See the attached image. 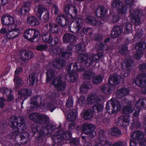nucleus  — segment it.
I'll list each match as a JSON object with an SVG mask.
<instances>
[{
	"mask_svg": "<svg viewBox=\"0 0 146 146\" xmlns=\"http://www.w3.org/2000/svg\"><path fill=\"white\" fill-rule=\"evenodd\" d=\"M111 134L113 135L118 136L121 134V132L119 130L116 128H113L111 130Z\"/></svg>",
	"mask_w": 146,
	"mask_h": 146,
	"instance_id": "obj_47",
	"label": "nucleus"
},
{
	"mask_svg": "<svg viewBox=\"0 0 146 146\" xmlns=\"http://www.w3.org/2000/svg\"><path fill=\"white\" fill-rule=\"evenodd\" d=\"M101 100L102 98L100 96L95 95H90L87 98V103L88 104L96 103L93 106V110L100 112L102 111L104 108L103 106L99 103Z\"/></svg>",
	"mask_w": 146,
	"mask_h": 146,
	"instance_id": "obj_3",
	"label": "nucleus"
},
{
	"mask_svg": "<svg viewBox=\"0 0 146 146\" xmlns=\"http://www.w3.org/2000/svg\"><path fill=\"white\" fill-rule=\"evenodd\" d=\"M60 77L54 79L51 82V84L53 85L59 90H63L65 88V82L61 80Z\"/></svg>",
	"mask_w": 146,
	"mask_h": 146,
	"instance_id": "obj_12",
	"label": "nucleus"
},
{
	"mask_svg": "<svg viewBox=\"0 0 146 146\" xmlns=\"http://www.w3.org/2000/svg\"><path fill=\"white\" fill-rule=\"evenodd\" d=\"M88 57V55L85 54H82L80 56L78 61L80 62H83L84 60H86Z\"/></svg>",
	"mask_w": 146,
	"mask_h": 146,
	"instance_id": "obj_53",
	"label": "nucleus"
},
{
	"mask_svg": "<svg viewBox=\"0 0 146 146\" xmlns=\"http://www.w3.org/2000/svg\"><path fill=\"white\" fill-rule=\"evenodd\" d=\"M67 118L69 121H75L77 116V111L76 109L70 110L68 113Z\"/></svg>",
	"mask_w": 146,
	"mask_h": 146,
	"instance_id": "obj_17",
	"label": "nucleus"
},
{
	"mask_svg": "<svg viewBox=\"0 0 146 146\" xmlns=\"http://www.w3.org/2000/svg\"><path fill=\"white\" fill-rule=\"evenodd\" d=\"M108 20L111 23L117 22L119 19V16L117 13H111L108 17Z\"/></svg>",
	"mask_w": 146,
	"mask_h": 146,
	"instance_id": "obj_27",
	"label": "nucleus"
},
{
	"mask_svg": "<svg viewBox=\"0 0 146 146\" xmlns=\"http://www.w3.org/2000/svg\"><path fill=\"white\" fill-rule=\"evenodd\" d=\"M146 47V44L144 42H139L135 46V49L138 51H141Z\"/></svg>",
	"mask_w": 146,
	"mask_h": 146,
	"instance_id": "obj_44",
	"label": "nucleus"
},
{
	"mask_svg": "<svg viewBox=\"0 0 146 146\" xmlns=\"http://www.w3.org/2000/svg\"><path fill=\"white\" fill-rule=\"evenodd\" d=\"M124 33L125 34H128L131 32L132 25L129 23H126L124 25Z\"/></svg>",
	"mask_w": 146,
	"mask_h": 146,
	"instance_id": "obj_45",
	"label": "nucleus"
},
{
	"mask_svg": "<svg viewBox=\"0 0 146 146\" xmlns=\"http://www.w3.org/2000/svg\"><path fill=\"white\" fill-rule=\"evenodd\" d=\"M47 9L41 5H38L36 6L35 11L37 15L40 18L41 17L42 14L44 13Z\"/></svg>",
	"mask_w": 146,
	"mask_h": 146,
	"instance_id": "obj_24",
	"label": "nucleus"
},
{
	"mask_svg": "<svg viewBox=\"0 0 146 146\" xmlns=\"http://www.w3.org/2000/svg\"><path fill=\"white\" fill-rule=\"evenodd\" d=\"M106 11L104 7H101L98 8L96 12V14L98 17H102L106 14Z\"/></svg>",
	"mask_w": 146,
	"mask_h": 146,
	"instance_id": "obj_33",
	"label": "nucleus"
},
{
	"mask_svg": "<svg viewBox=\"0 0 146 146\" xmlns=\"http://www.w3.org/2000/svg\"><path fill=\"white\" fill-rule=\"evenodd\" d=\"M21 139L22 141L21 143L24 144L26 143L28 141L29 135L27 133H22L20 135Z\"/></svg>",
	"mask_w": 146,
	"mask_h": 146,
	"instance_id": "obj_36",
	"label": "nucleus"
},
{
	"mask_svg": "<svg viewBox=\"0 0 146 146\" xmlns=\"http://www.w3.org/2000/svg\"><path fill=\"white\" fill-rule=\"evenodd\" d=\"M72 66L73 68L72 71V72L70 74V76L71 81L72 82H74L78 79V77L76 73L79 71H84V69L83 68L81 69H77V65L76 63L73 64Z\"/></svg>",
	"mask_w": 146,
	"mask_h": 146,
	"instance_id": "obj_13",
	"label": "nucleus"
},
{
	"mask_svg": "<svg viewBox=\"0 0 146 146\" xmlns=\"http://www.w3.org/2000/svg\"><path fill=\"white\" fill-rule=\"evenodd\" d=\"M56 21L59 24L63 27L67 25H70L73 22L72 19H69L67 17L64 18V15L62 14L58 16Z\"/></svg>",
	"mask_w": 146,
	"mask_h": 146,
	"instance_id": "obj_11",
	"label": "nucleus"
},
{
	"mask_svg": "<svg viewBox=\"0 0 146 146\" xmlns=\"http://www.w3.org/2000/svg\"><path fill=\"white\" fill-rule=\"evenodd\" d=\"M36 74H31L29 76L28 82L30 86H33L35 83Z\"/></svg>",
	"mask_w": 146,
	"mask_h": 146,
	"instance_id": "obj_38",
	"label": "nucleus"
},
{
	"mask_svg": "<svg viewBox=\"0 0 146 146\" xmlns=\"http://www.w3.org/2000/svg\"><path fill=\"white\" fill-rule=\"evenodd\" d=\"M40 35L39 31L36 30L30 29H27L24 33L25 38L30 41Z\"/></svg>",
	"mask_w": 146,
	"mask_h": 146,
	"instance_id": "obj_5",
	"label": "nucleus"
},
{
	"mask_svg": "<svg viewBox=\"0 0 146 146\" xmlns=\"http://www.w3.org/2000/svg\"><path fill=\"white\" fill-rule=\"evenodd\" d=\"M85 102V98L83 96H81L79 98L78 103L79 104L82 105Z\"/></svg>",
	"mask_w": 146,
	"mask_h": 146,
	"instance_id": "obj_57",
	"label": "nucleus"
},
{
	"mask_svg": "<svg viewBox=\"0 0 146 146\" xmlns=\"http://www.w3.org/2000/svg\"><path fill=\"white\" fill-rule=\"evenodd\" d=\"M130 12V16L132 19V22L136 25H139L141 22L138 17L139 15V11H135L133 10H131Z\"/></svg>",
	"mask_w": 146,
	"mask_h": 146,
	"instance_id": "obj_15",
	"label": "nucleus"
},
{
	"mask_svg": "<svg viewBox=\"0 0 146 146\" xmlns=\"http://www.w3.org/2000/svg\"><path fill=\"white\" fill-rule=\"evenodd\" d=\"M41 1L45 4V5L48 6L51 5L52 4V0H40Z\"/></svg>",
	"mask_w": 146,
	"mask_h": 146,
	"instance_id": "obj_58",
	"label": "nucleus"
},
{
	"mask_svg": "<svg viewBox=\"0 0 146 146\" xmlns=\"http://www.w3.org/2000/svg\"><path fill=\"white\" fill-rule=\"evenodd\" d=\"M63 41L65 42H72L76 40V37L72 34H65L63 36Z\"/></svg>",
	"mask_w": 146,
	"mask_h": 146,
	"instance_id": "obj_21",
	"label": "nucleus"
},
{
	"mask_svg": "<svg viewBox=\"0 0 146 146\" xmlns=\"http://www.w3.org/2000/svg\"><path fill=\"white\" fill-rule=\"evenodd\" d=\"M132 139L130 141V146H140L143 145L146 146V139L143 140V142H139L144 137V134L142 132L139 131H136L134 132L131 135Z\"/></svg>",
	"mask_w": 146,
	"mask_h": 146,
	"instance_id": "obj_1",
	"label": "nucleus"
},
{
	"mask_svg": "<svg viewBox=\"0 0 146 146\" xmlns=\"http://www.w3.org/2000/svg\"><path fill=\"white\" fill-rule=\"evenodd\" d=\"M66 105L68 107H70L73 105V101L71 98H69L67 101Z\"/></svg>",
	"mask_w": 146,
	"mask_h": 146,
	"instance_id": "obj_56",
	"label": "nucleus"
},
{
	"mask_svg": "<svg viewBox=\"0 0 146 146\" xmlns=\"http://www.w3.org/2000/svg\"><path fill=\"white\" fill-rule=\"evenodd\" d=\"M46 27L48 30L50 32L55 33L58 32L57 25L56 24L50 23L47 25Z\"/></svg>",
	"mask_w": 146,
	"mask_h": 146,
	"instance_id": "obj_26",
	"label": "nucleus"
},
{
	"mask_svg": "<svg viewBox=\"0 0 146 146\" xmlns=\"http://www.w3.org/2000/svg\"><path fill=\"white\" fill-rule=\"evenodd\" d=\"M44 15L43 18L44 21H47L49 19V15L48 10L47 9L44 12Z\"/></svg>",
	"mask_w": 146,
	"mask_h": 146,
	"instance_id": "obj_52",
	"label": "nucleus"
},
{
	"mask_svg": "<svg viewBox=\"0 0 146 146\" xmlns=\"http://www.w3.org/2000/svg\"><path fill=\"white\" fill-rule=\"evenodd\" d=\"M129 92L128 90L126 88H122L118 90L117 92V94L120 97L127 95Z\"/></svg>",
	"mask_w": 146,
	"mask_h": 146,
	"instance_id": "obj_34",
	"label": "nucleus"
},
{
	"mask_svg": "<svg viewBox=\"0 0 146 146\" xmlns=\"http://www.w3.org/2000/svg\"><path fill=\"white\" fill-rule=\"evenodd\" d=\"M27 23L31 26L37 25L39 24L38 20L35 17L30 16L28 17L27 19Z\"/></svg>",
	"mask_w": 146,
	"mask_h": 146,
	"instance_id": "obj_19",
	"label": "nucleus"
},
{
	"mask_svg": "<svg viewBox=\"0 0 146 146\" xmlns=\"http://www.w3.org/2000/svg\"><path fill=\"white\" fill-rule=\"evenodd\" d=\"M7 15H4L2 17L1 19V22L2 24L5 26H7Z\"/></svg>",
	"mask_w": 146,
	"mask_h": 146,
	"instance_id": "obj_51",
	"label": "nucleus"
},
{
	"mask_svg": "<svg viewBox=\"0 0 146 146\" xmlns=\"http://www.w3.org/2000/svg\"><path fill=\"white\" fill-rule=\"evenodd\" d=\"M112 7L117 10L120 14H124L126 12L125 7L123 3L118 0L113 1L112 4Z\"/></svg>",
	"mask_w": 146,
	"mask_h": 146,
	"instance_id": "obj_9",
	"label": "nucleus"
},
{
	"mask_svg": "<svg viewBox=\"0 0 146 146\" xmlns=\"http://www.w3.org/2000/svg\"><path fill=\"white\" fill-rule=\"evenodd\" d=\"M94 127L92 124H85L83 127V131L91 138L94 137L96 135V132L94 131Z\"/></svg>",
	"mask_w": 146,
	"mask_h": 146,
	"instance_id": "obj_10",
	"label": "nucleus"
},
{
	"mask_svg": "<svg viewBox=\"0 0 146 146\" xmlns=\"http://www.w3.org/2000/svg\"><path fill=\"white\" fill-rule=\"evenodd\" d=\"M133 110L132 107L131 103L130 102H129L123 108V111L125 114H129L132 113Z\"/></svg>",
	"mask_w": 146,
	"mask_h": 146,
	"instance_id": "obj_28",
	"label": "nucleus"
},
{
	"mask_svg": "<svg viewBox=\"0 0 146 146\" xmlns=\"http://www.w3.org/2000/svg\"><path fill=\"white\" fill-rule=\"evenodd\" d=\"M7 30L5 28L3 27L0 30V33L2 34H4L6 33H7Z\"/></svg>",
	"mask_w": 146,
	"mask_h": 146,
	"instance_id": "obj_64",
	"label": "nucleus"
},
{
	"mask_svg": "<svg viewBox=\"0 0 146 146\" xmlns=\"http://www.w3.org/2000/svg\"><path fill=\"white\" fill-rule=\"evenodd\" d=\"M93 116V111L90 110L86 111L84 113L83 117L86 120H89L92 118Z\"/></svg>",
	"mask_w": 146,
	"mask_h": 146,
	"instance_id": "obj_31",
	"label": "nucleus"
},
{
	"mask_svg": "<svg viewBox=\"0 0 146 146\" xmlns=\"http://www.w3.org/2000/svg\"><path fill=\"white\" fill-rule=\"evenodd\" d=\"M31 5V3L29 2H25L22 7L19 13L21 15H25L29 11Z\"/></svg>",
	"mask_w": 146,
	"mask_h": 146,
	"instance_id": "obj_20",
	"label": "nucleus"
},
{
	"mask_svg": "<svg viewBox=\"0 0 146 146\" xmlns=\"http://www.w3.org/2000/svg\"><path fill=\"white\" fill-rule=\"evenodd\" d=\"M101 89L102 91L105 93H107L109 92L107 85H106L102 86L101 88Z\"/></svg>",
	"mask_w": 146,
	"mask_h": 146,
	"instance_id": "obj_61",
	"label": "nucleus"
},
{
	"mask_svg": "<svg viewBox=\"0 0 146 146\" xmlns=\"http://www.w3.org/2000/svg\"><path fill=\"white\" fill-rule=\"evenodd\" d=\"M0 91L2 93H5L7 96L11 93V90L7 88H3L0 89Z\"/></svg>",
	"mask_w": 146,
	"mask_h": 146,
	"instance_id": "obj_50",
	"label": "nucleus"
},
{
	"mask_svg": "<svg viewBox=\"0 0 146 146\" xmlns=\"http://www.w3.org/2000/svg\"><path fill=\"white\" fill-rule=\"evenodd\" d=\"M127 48L125 47L123 48H120L119 49V52L122 54H124L127 51Z\"/></svg>",
	"mask_w": 146,
	"mask_h": 146,
	"instance_id": "obj_62",
	"label": "nucleus"
},
{
	"mask_svg": "<svg viewBox=\"0 0 146 146\" xmlns=\"http://www.w3.org/2000/svg\"><path fill=\"white\" fill-rule=\"evenodd\" d=\"M64 12L66 14H68L67 17L69 19H72V21L74 18L76 17L77 15V10L76 8L71 6L69 5H67L64 9Z\"/></svg>",
	"mask_w": 146,
	"mask_h": 146,
	"instance_id": "obj_6",
	"label": "nucleus"
},
{
	"mask_svg": "<svg viewBox=\"0 0 146 146\" xmlns=\"http://www.w3.org/2000/svg\"><path fill=\"white\" fill-rule=\"evenodd\" d=\"M17 25L14 27L9 26L7 28L8 32L6 36L7 38L9 39H12L18 36L20 34V31L19 28H17Z\"/></svg>",
	"mask_w": 146,
	"mask_h": 146,
	"instance_id": "obj_7",
	"label": "nucleus"
},
{
	"mask_svg": "<svg viewBox=\"0 0 146 146\" xmlns=\"http://www.w3.org/2000/svg\"><path fill=\"white\" fill-rule=\"evenodd\" d=\"M19 134V132L18 131L13 132L9 135V136L11 138H15L16 136Z\"/></svg>",
	"mask_w": 146,
	"mask_h": 146,
	"instance_id": "obj_60",
	"label": "nucleus"
},
{
	"mask_svg": "<svg viewBox=\"0 0 146 146\" xmlns=\"http://www.w3.org/2000/svg\"><path fill=\"white\" fill-rule=\"evenodd\" d=\"M112 103V100L108 102L107 103L106 109L107 112L109 113L112 114L113 113V108H110L111 105Z\"/></svg>",
	"mask_w": 146,
	"mask_h": 146,
	"instance_id": "obj_46",
	"label": "nucleus"
},
{
	"mask_svg": "<svg viewBox=\"0 0 146 146\" xmlns=\"http://www.w3.org/2000/svg\"><path fill=\"white\" fill-rule=\"evenodd\" d=\"M82 20L81 19H76V22L74 23L73 27L71 28L69 27V29L73 33H76L80 30L82 26Z\"/></svg>",
	"mask_w": 146,
	"mask_h": 146,
	"instance_id": "obj_14",
	"label": "nucleus"
},
{
	"mask_svg": "<svg viewBox=\"0 0 146 146\" xmlns=\"http://www.w3.org/2000/svg\"><path fill=\"white\" fill-rule=\"evenodd\" d=\"M9 125L13 128H17L19 130H24L26 127L23 119L21 117L17 118L15 116H12L9 119Z\"/></svg>",
	"mask_w": 146,
	"mask_h": 146,
	"instance_id": "obj_2",
	"label": "nucleus"
},
{
	"mask_svg": "<svg viewBox=\"0 0 146 146\" xmlns=\"http://www.w3.org/2000/svg\"><path fill=\"white\" fill-rule=\"evenodd\" d=\"M5 99L3 97H0V107L1 108H3L5 106L4 102Z\"/></svg>",
	"mask_w": 146,
	"mask_h": 146,
	"instance_id": "obj_59",
	"label": "nucleus"
},
{
	"mask_svg": "<svg viewBox=\"0 0 146 146\" xmlns=\"http://www.w3.org/2000/svg\"><path fill=\"white\" fill-rule=\"evenodd\" d=\"M130 121V119L128 115L123 116L120 117L118 120V123L121 125H128Z\"/></svg>",
	"mask_w": 146,
	"mask_h": 146,
	"instance_id": "obj_23",
	"label": "nucleus"
},
{
	"mask_svg": "<svg viewBox=\"0 0 146 146\" xmlns=\"http://www.w3.org/2000/svg\"><path fill=\"white\" fill-rule=\"evenodd\" d=\"M23 70V69L22 68H17L15 71V75H17V74H19Z\"/></svg>",
	"mask_w": 146,
	"mask_h": 146,
	"instance_id": "obj_63",
	"label": "nucleus"
},
{
	"mask_svg": "<svg viewBox=\"0 0 146 146\" xmlns=\"http://www.w3.org/2000/svg\"><path fill=\"white\" fill-rule=\"evenodd\" d=\"M103 55L102 53H98L97 55H96L94 56V55H92L88 60V62L89 63L88 66L91 64L93 61L97 60L101 58L102 56Z\"/></svg>",
	"mask_w": 146,
	"mask_h": 146,
	"instance_id": "obj_32",
	"label": "nucleus"
},
{
	"mask_svg": "<svg viewBox=\"0 0 146 146\" xmlns=\"http://www.w3.org/2000/svg\"><path fill=\"white\" fill-rule=\"evenodd\" d=\"M51 53L54 54H61L62 56H64L66 55L68 56H71L72 53L71 52H62L61 49L59 48L54 49L53 50L51 51ZM54 56V55H53Z\"/></svg>",
	"mask_w": 146,
	"mask_h": 146,
	"instance_id": "obj_18",
	"label": "nucleus"
},
{
	"mask_svg": "<svg viewBox=\"0 0 146 146\" xmlns=\"http://www.w3.org/2000/svg\"><path fill=\"white\" fill-rule=\"evenodd\" d=\"M122 30L121 27L118 26H115L111 33V37L113 38L117 37L121 33Z\"/></svg>",
	"mask_w": 146,
	"mask_h": 146,
	"instance_id": "obj_22",
	"label": "nucleus"
},
{
	"mask_svg": "<svg viewBox=\"0 0 146 146\" xmlns=\"http://www.w3.org/2000/svg\"><path fill=\"white\" fill-rule=\"evenodd\" d=\"M29 117L34 121L40 123H44L49 120L48 116L36 113H31L29 115Z\"/></svg>",
	"mask_w": 146,
	"mask_h": 146,
	"instance_id": "obj_4",
	"label": "nucleus"
},
{
	"mask_svg": "<svg viewBox=\"0 0 146 146\" xmlns=\"http://www.w3.org/2000/svg\"><path fill=\"white\" fill-rule=\"evenodd\" d=\"M54 72L53 70H50L48 71L46 73L47 82H49L51 80L53 79L54 76Z\"/></svg>",
	"mask_w": 146,
	"mask_h": 146,
	"instance_id": "obj_42",
	"label": "nucleus"
},
{
	"mask_svg": "<svg viewBox=\"0 0 146 146\" xmlns=\"http://www.w3.org/2000/svg\"><path fill=\"white\" fill-rule=\"evenodd\" d=\"M51 35L48 32H45L42 36V39L45 42L50 43L52 42V38H51Z\"/></svg>",
	"mask_w": 146,
	"mask_h": 146,
	"instance_id": "obj_29",
	"label": "nucleus"
},
{
	"mask_svg": "<svg viewBox=\"0 0 146 146\" xmlns=\"http://www.w3.org/2000/svg\"><path fill=\"white\" fill-rule=\"evenodd\" d=\"M90 86L89 83H83L81 87L80 91L82 93H85L87 92Z\"/></svg>",
	"mask_w": 146,
	"mask_h": 146,
	"instance_id": "obj_41",
	"label": "nucleus"
},
{
	"mask_svg": "<svg viewBox=\"0 0 146 146\" xmlns=\"http://www.w3.org/2000/svg\"><path fill=\"white\" fill-rule=\"evenodd\" d=\"M31 93L30 90L23 89L21 90L18 93V96L19 98H22L24 96H29Z\"/></svg>",
	"mask_w": 146,
	"mask_h": 146,
	"instance_id": "obj_30",
	"label": "nucleus"
},
{
	"mask_svg": "<svg viewBox=\"0 0 146 146\" xmlns=\"http://www.w3.org/2000/svg\"><path fill=\"white\" fill-rule=\"evenodd\" d=\"M33 57V54L31 51L25 50L23 51L20 55V58L23 60H27Z\"/></svg>",
	"mask_w": 146,
	"mask_h": 146,
	"instance_id": "obj_16",
	"label": "nucleus"
},
{
	"mask_svg": "<svg viewBox=\"0 0 146 146\" xmlns=\"http://www.w3.org/2000/svg\"><path fill=\"white\" fill-rule=\"evenodd\" d=\"M111 144V142L108 140L102 141H101V145L103 146H110Z\"/></svg>",
	"mask_w": 146,
	"mask_h": 146,
	"instance_id": "obj_54",
	"label": "nucleus"
},
{
	"mask_svg": "<svg viewBox=\"0 0 146 146\" xmlns=\"http://www.w3.org/2000/svg\"><path fill=\"white\" fill-rule=\"evenodd\" d=\"M7 26L8 27L11 26L10 27H13L15 26L14 25L15 21L14 17L11 16L9 15H7Z\"/></svg>",
	"mask_w": 146,
	"mask_h": 146,
	"instance_id": "obj_39",
	"label": "nucleus"
},
{
	"mask_svg": "<svg viewBox=\"0 0 146 146\" xmlns=\"http://www.w3.org/2000/svg\"><path fill=\"white\" fill-rule=\"evenodd\" d=\"M133 63V61L131 60H127L126 62H123L122 65L123 68L125 69V68H127L129 67L131 64Z\"/></svg>",
	"mask_w": 146,
	"mask_h": 146,
	"instance_id": "obj_49",
	"label": "nucleus"
},
{
	"mask_svg": "<svg viewBox=\"0 0 146 146\" xmlns=\"http://www.w3.org/2000/svg\"><path fill=\"white\" fill-rule=\"evenodd\" d=\"M103 79V77L101 76H98L94 78L93 79V82L95 84L100 83Z\"/></svg>",
	"mask_w": 146,
	"mask_h": 146,
	"instance_id": "obj_48",
	"label": "nucleus"
},
{
	"mask_svg": "<svg viewBox=\"0 0 146 146\" xmlns=\"http://www.w3.org/2000/svg\"><path fill=\"white\" fill-rule=\"evenodd\" d=\"M111 106L112 107L113 113H117L121 109V106L119 103L117 102L113 101L112 100Z\"/></svg>",
	"mask_w": 146,
	"mask_h": 146,
	"instance_id": "obj_25",
	"label": "nucleus"
},
{
	"mask_svg": "<svg viewBox=\"0 0 146 146\" xmlns=\"http://www.w3.org/2000/svg\"><path fill=\"white\" fill-rule=\"evenodd\" d=\"M47 48V46H46L43 45H38L36 47V49L38 51L44 50Z\"/></svg>",
	"mask_w": 146,
	"mask_h": 146,
	"instance_id": "obj_55",
	"label": "nucleus"
},
{
	"mask_svg": "<svg viewBox=\"0 0 146 146\" xmlns=\"http://www.w3.org/2000/svg\"><path fill=\"white\" fill-rule=\"evenodd\" d=\"M14 81L16 84L17 86H22L23 83L22 79L17 75L14 76Z\"/></svg>",
	"mask_w": 146,
	"mask_h": 146,
	"instance_id": "obj_37",
	"label": "nucleus"
},
{
	"mask_svg": "<svg viewBox=\"0 0 146 146\" xmlns=\"http://www.w3.org/2000/svg\"><path fill=\"white\" fill-rule=\"evenodd\" d=\"M71 137V135L68 132L64 133L63 130H60L57 131L56 133V135L54 136H52L51 138L54 141L57 140L59 142L61 141L62 139H69Z\"/></svg>",
	"mask_w": 146,
	"mask_h": 146,
	"instance_id": "obj_8",
	"label": "nucleus"
},
{
	"mask_svg": "<svg viewBox=\"0 0 146 146\" xmlns=\"http://www.w3.org/2000/svg\"><path fill=\"white\" fill-rule=\"evenodd\" d=\"M53 65L54 67L58 69H61L64 65V62L62 60L59 61H54L53 62Z\"/></svg>",
	"mask_w": 146,
	"mask_h": 146,
	"instance_id": "obj_35",
	"label": "nucleus"
},
{
	"mask_svg": "<svg viewBox=\"0 0 146 146\" xmlns=\"http://www.w3.org/2000/svg\"><path fill=\"white\" fill-rule=\"evenodd\" d=\"M85 21L88 23H91L92 25H95L97 23L95 19L91 16L87 17L85 19Z\"/></svg>",
	"mask_w": 146,
	"mask_h": 146,
	"instance_id": "obj_43",
	"label": "nucleus"
},
{
	"mask_svg": "<svg viewBox=\"0 0 146 146\" xmlns=\"http://www.w3.org/2000/svg\"><path fill=\"white\" fill-rule=\"evenodd\" d=\"M109 83L112 85H115L118 84V81L116 76H111L109 79Z\"/></svg>",
	"mask_w": 146,
	"mask_h": 146,
	"instance_id": "obj_40",
	"label": "nucleus"
}]
</instances>
